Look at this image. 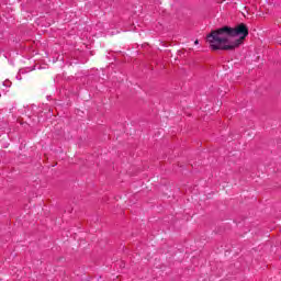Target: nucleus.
Returning a JSON list of instances; mask_svg holds the SVG:
<instances>
[{
    "label": "nucleus",
    "mask_w": 281,
    "mask_h": 281,
    "mask_svg": "<svg viewBox=\"0 0 281 281\" xmlns=\"http://www.w3.org/2000/svg\"><path fill=\"white\" fill-rule=\"evenodd\" d=\"M248 36L249 27L245 23H239L235 27L223 26L211 31L206 36V42L213 50H234L236 47H240Z\"/></svg>",
    "instance_id": "f257e3e1"
},
{
    "label": "nucleus",
    "mask_w": 281,
    "mask_h": 281,
    "mask_svg": "<svg viewBox=\"0 0 281 281\" xmlns=\"http://www.w3.org/2000/svg\"><path fill=\"white\" fill-rule=\"evenodd\" d=\"M194 45H199V40H196V41L194 42Z\"/></svg>",
    "instance_id": "f03ea898"
}]
</instances>
